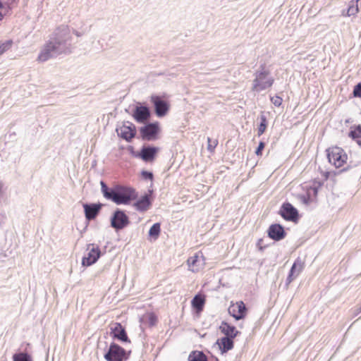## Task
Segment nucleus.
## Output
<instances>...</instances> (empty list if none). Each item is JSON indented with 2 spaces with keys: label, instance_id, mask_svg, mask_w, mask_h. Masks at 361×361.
<instances>
[{
  "label": "nucleus",
  "instance_id": "nucleus-39",
  "mask_svg": "<svg viewBox=\"0 0 361 361\" xmlns=\"http://www.w3.org/2000/svg\"><path fill=\"white\" fill-rule=\"evenodd\" d=\"M358 312H361V307L358 309Z\"/></svg>",
  "mask_w": 361,
  "mask_h": 361
},
{
  "label": "nucleus",
  "instance_id": "nucleus-26",
  "mask_svg": "<svg viewBox=\"0 0 361 361\" xmlns=\"http://www.w3.org/2000/svg\"><path fill=\"white\" fill-rule=\"evenodd\" d=\"M161 232V224L159 223L154 224L149 231V235L154 240H157Z\"/></svg>",
  "mask_w": 361,
  "mask_h": 361
},
{
  "label": "nucleus",
  "instance_id": "nucleus-3",
  "mask_svg": "<svg viewBox=\"0 0 361 361\" xmlns=\"http://www.w3.org/2000/svg\"><path fill=\"white\" fill-rule=\"evenodd\" d=\"M255 78L252 80L251 90L255 92L269 89L274 82V78L271 76L270 71L265 65H261L254 73Z\"/></svg>",
  "mask_w": 361,
  "mask_h": 361
},
{
  "label": "nucleus",
  "instance_id": "nucleus-32",
  "mask_svg": "<svg viewBox=\"0 0 361 361\" xmlns=\"http://www.w3.org/2000/svg\"><path fill=\"white\" fill-rule=\"evenodd\" d=\"M271 101L274 106H279L282 103V98L279 96H275L271 98Z\"/></svg>",
  "mask_w": 361,
  "mask_h": 361
},
{
  "label": "nucleus",
  "instance_id": "nucleus-4",
  "mask_svg": "<svg viewBox=\"0 0 361 361\" xmlns=\"http://www.w3.org/2000/svg\"><path fill=\"white\" fill-rule=\"evenodd\" d=\"M130 353H127L119 345L112 343L104 354V358L106 361H126L128 358Z\"/></svg>",
  "mask_w": 361,
  "mask_h": 361
},
{
  "label": "nucleus",
  "instance_id": "nucleus-8",
  "mask_svg": "<svg viewBox=\"0 0 361 361\" xmlns=\"http://www.w3.org/2000/svg\"><path fill=\"white\" fill-rule=\"evenodd\" d=\"M159 131V127L158 123H147L140 129L142 139L147 141L155 140Z\"/></svg>",
  "mask_w": 361,
  "mask_h": 361
},
{
  "label": "nucleus",
  "instance_id": "nucleus-11",
  "mask_svg": "<svg viewBox=\"0 0 361 361\" xmlns=\"http://www.w3.org/2000/svg\"><path fill=\"white\" fill-rule=\"evenodd\" d=\"M151 102L154 104V111L158 117H163L167 114L169 106L167 102L161 99L160 97L152 95L151 97Z\"/></svg>",
  "mask_w": 361,
  "mask_h": 361
},
{
  "label": "nucleus",
  "instance_id": "nucleus-5",
  "mask_svg": "<svg viewBox=\"0 0 361 361\" xmlns=\"http://www.w3.org/2000/svg\"><path fill=\"white\" fill-rule=\"evenodd\" d=\"M326 152L329 161L334 164L336 168L343 166L346 162L348 157L342 148L333 147L329 148Z\"/></svg>",
  "mask_w": 361,
  "mask_h": 361
},
{
  "label": "nucleus",
  "instance_id": "nucleus-2",
  "mask_svg": "<svg viewBox=\"0 0 361 361\" xmlns=\"http://www.w3.org/2000/svg\"><path fill=\"white\" fill-rule=\"evenodd\" d=\"M100 185L103 196L116 204H128L137 197V193L133 188L121 185L109 188L102 180L100 182Z\"/></svg>",
  "mask_w": 361,
  "mask_h": 361
},
{
  "label": "nucleus",
  "instance_id": "nucleus-10",
  "mask_svg": "<svg viewBox=\"0 0 361 361\" xmlns=\"http://www.w3.org/2000/svg\"><path fill=\"white\" fill-rule=\"evenodd\" d=\"M116 132L121 137L128 142H130L135 136L136 133L135 126L128 121L124 123L121 127L117 128Z\"/></svg>",
  "mask_w": 361,
  "mask_h": 361
},
{
  "label": "nucleus",
  "instance_id": "nucleus-14",
  "mask_svg": "<svg viewBox=\"0 0 361 361\" xmlns=\"http://www.w3.org/2000/svg\"><path fill=\"white\" fill-rule=\"evenodd\" d=\"M246 312L247 309L243 301L233 304L228 307L229 314L234 317L235 320L243 319L245 317Z\"/></svg>",
  "mask_w": 361,
  "mask_h": 361
},
{
  "label": "nucleus",
  "instance_id": "nucleus-38",
  "mask_svg": "<svg viewBox=\"0 0 361 361\" xmlns=\"http://www.w3.org/2000/svg\"><path fill=\"white\" fill-rule=\"evenodd\" d=\"M2 18H3V15H2V13L0 12V20H2Z\"/></svg>",
  "mask_w": 361,
  "mask_h": 361
},
{
  "label": "nucleus",
  "instance_id": "nucleus-23",
  "mask_svg": "<svg viewBox=\"0 0 361 361\" xmlns=\"http://www.w3.org/2000/svg\"><path fill=\"white\" fill-rule=\"evenodd\" d=\"M205 299L201 295H196L192 300V306L197 310L201 311L204 305Z\"/></svg>",
  "mask_w": 361,
  "mask_h": 361
},
{
  "label": "nucleus",
  "instance_id": "nucleus-18",
  "mask_svg": "<svg viewBox=\"0 0 361 361\" xmlns=\"http://www.w3.org/2000/svg\"><path fill=\"white\" fill-rule=\"evenodd\" d=\"M304 268V263L298 258L292 265L288 276L286 281V285L288 286L298 275L301 273Z\"/></svg>",
  "mask_w": 361,
  "mask_h": 361
},
{
  "label": "nucleus",
  "instance_id": "nucleus-13",
  "mask_svg": "<svg viewBox=\"0 0 361 361\" xmlns=\"http://www.w3.org/2000/svg\"><path fill=\"white\" fill-rule=\"evenodd\" d=\"M158 151V147L149 145L143 146L140 151L137 154H135V156L142 159L146 162L152 161L155 158Z\"/></svg>",
  "mask_w": 361,
  "mask_h": 361
},
{
  "label": "nucleus",
  "instance_id": "nucleus-19",
  "mask_svg": "<svg viewBox=\"0 0 361 361\" xmlns=\"http://www.w3.org/2000/svg\"><path fill=\"white\" fill-rule=\"evenodd\" d=\"M219 329L225 335V337L234 338L240 334V331L236 330L234 326H232L226 322H221Z\"/></svg>",
  "mask_w": 361,
  "mask_h": 361
},
{
  "label": "nucleus",
  "instance_id": "nucleus-29",
  "mask_svg": "<svg viewBox=\"0 0 361 361\" xmlns=\"http://www.w3.org/2000/svg\"><path fill=\"white\" fill-rule=\"evenodd\" d=\"M13 41L11 39L0 43V56L11 49Z\"/></svg>",
  "mask_w": 361,
  "mask_h": 361
},
{
  "label": "nucleus",
  "instance_id": "nucleus-35",
  "mask_svg": "<svg viewBox=\"0 0 361 361\" xmlns=\"http://www.w3.org/2000/svg\"><path fill=\"white\" fill-rule=\"evenodd\" d=\"M264 147H265L264 142L262 141L259 142V145H258L257 148L256 149L255 154L257 156L261 155L262 151L264 149Z\"/></svg>",
  "mask_w": 361,
  "mask_h": 361
},
{
  "label": "nucleus",
  "instance_id": "nucleus-40",
  "mask_svg": "<svg viewBox=\"0 0 361 361\" xmlns=\"http://www.w3.org/2000/svg\"><path fill=\"white\" fill-rule=\"evenodd\" d=\"M215 361H219V360L217 358H216V360Z\"/></svg>",
  "mask_w": 361,
  "mask_h": 361
},
{
  "label": "nucleus",
  "instance_id": "nucleus-36",
  "mask_svg": "<svg viewBox=\"0 0 361 361\" xmlns=\"http://www.w3.org/2000/svg\"><path fill=\"white\" fill-rule=\"evenodd\" d=\"M73 33L75 34L77 37H80L84 35V32H78L75 30H73Z\"/></svg>",
  "mask_w": 361,
  "mask_h": 361
},
{
  "label": "nucleus",
  "instance_id": "nucleus-15",
  "mask_svg": "<svg viewBox=\"0 0 361 361\" xmlns=\"http://www.w3.org/2000/svg\"><path fill=\"white\" fill-rule=\"evenodd\" d=\"M85 216L86 219L90 221L94 219L99 214L103 204L101 203L83 204Z\"/></svg>",
  "mask_w": 361,
  "mask_h": 361
},
{
  "label": "nucleus",
  "instance_id": "nucleus-17",
  "mask_svg": "<svg viewBox=\"0 0 361 361\" xmlns=\"http://www.w3.org/2000/svg\"><path fill=\"white\" fill-rule=\"evenodd\" d=\"M133 116L138 123H145L150 117L149 109L146 106H137L133 111Z\"/></svg>",
  "mask_w": 361,
  "mask_h": 361
},
{
  "label": "nucleus",
  "instance_id": "nucleus-31",
  "mask_svg": "<svg viewBox=\"0 0 361 361\" xmlns=\"http://www.w3.org/2000/svg\"><path fill=\"white\" fill-rule=\"evenodd\" d=\"M353 95L361 98V82L354 87Z\"/></svg>",
  "mask_w": 361,
  "mask_h": 361
},
{
  "label": "nucleus",
  "instance_id": "nucleus-9",
  "mask_svg": "<svg viewBox=\"0 0 361 361\" xmlns=\"http://www.w3.org/2000/svg\"><path fill=\"white\" fill-rule=\"evenodd\" d=\"M279 214L286 221L296 222L298 219V212L290 203H283L280 209Z\"/></svg>",
  "mask_w": 361,
  "mask_h": 361
},
{
  "label": "nucleus",
  "instance_id": "nucleus-7",
  "mask_svg": "<svg viewBox=\"0 0 361 361\" xmlns=\"http://www.w3.org/2000/svg\"><path fill=\"white\" fill-rule=\"evenodd\" d=\"M87 254L82 259V265L89 267L94 264L101 256V251L99 246L94 244H88Z\"/></svg>",
  "mask_w": 361,
  "mask_h": 361
},
{
  "label": "nucleus",
  "instance_id": "nucleus-6",
  "mask_svg": "<svg viewBox=\"0 0 361 361\" xmlns=\"http://www.w3.org/2000/svg\"><path fill=\"white\" fill-rule=\"evenodd\" d=\"M130 224L129 218L126 213L117 209L111 218V226L116 231L122 230Z\"/></svg>",
  "mask_w": 361,
  "mask_h": 361
},
{
  "label": "nucleus",
  "instance_id": "nucleus-37",
  "mask_svg": "<svg viewBox=\"0 0 361 361\" xmlns=\"http://www.w3.org/2000/svg\"><path fill=\"white\" fill-rule=\"evenodd\" d=\"M3 187H4V184L2 182L0 181V195H1L2 193V189H3Z\"/></svg>",
  "mask_w": 361,
  "mask_h": 361
},
{
  "label": "nucleus",
  "instance_id": "nucleus-1",
  "mask_svg": "<svg viewBox=\"0 0 361 361\" xmlns=\"http://www.w3.org/2000/svg\"><path fill=\"white\" fill-rule=\"evenodd\" d=\"M72 36L68 25L59 26L49 39L42 47L37 60L44 62L61 54H68L72 51Z\"/></svg>",
  "mask_w": 361,
  "mask_h": 361
},
{
  "label": "nucleus",
  "instance_id": "nucleus-16",
  "mask_svg": "<svg viewBox=\"0 0 361 361\" xmlns=\"http://www.w3.org/2000/svg\"><path fill=\"white\" fill-rule=\"evenodd\" d=\"M283 227L279 224H271L268 229V236L275 241H279L286 237Z\"/></svg>",
  "mask_w": 361,
  "mask_h": 361
},
{
  "label": "nucleus",
  "instance_id": "nucleus-28",
  "mask_svg": "<svg viewBox=\"0 0 361 361\" xmlns=\"http://www.w3.org/2000/svg\"><path fill=\"white\" fill-rule=\"evenodd\" d=\"M260 120H261V121H260V123H259V125L258 126V129H257L258 136L262 135L264 133V131L267 128V118L264 114H262L260 116Z\"/></svg>",
  "mask_w": 361,
  "mask_h": 361
},
{
  "label": "nucleus",
  "instance_id": "nucleus-30",
  "mask_svg": "<svg viewBox=\"0 0 361 361\" xmlns=\"http://www.w3.org/2000/svg\"><path fill=\"white\" fill-rule=\"evenodd\" d=\"M142 320H145L149 326H153L154 325H155L157 319V317L154 314L150 313V314H147L146 316H145L142 318Z\"/></svg>",
  "mask_w": 361,
  "mask_h": 361
},
{
  "label": "nucleus",
  "instance_id": "nucleus-20",
  "mask_svg": "<svg viewBox=\"0 0 361 361\" xmlns=\"http://www.w3.org/2000/svg\"><path fill=\"white\" fill-rule=\"evenodd\" d=\"M151 205V201L148 195L145 194L140 200L133 204V207L139 212L147 211Z\"/></svg>",
  "mask_w": 361,
  "mask_h": 361
},
{
  "label": "nucleus",
  "instance_id": "nucleus-27",
  "mask_svg": "<svg viewBox=\"0 0 361 361\" xmlns=\"http://www.w3.org/2000/svg\"><path fill=\"white\" fill-rule=\"evenodd\" d=\"M13 361H32V358L27 353H18L13 355Z\"/></svg>",
  "mask_w": 361,
  "mask_h": 361
},
{
  "label": "nucleus",
  "instance_id": "nucleus-24",
  "mask_svg": "<svg viewBox=\"0 0 361 361\" xmlns=\"http://www.w3.org/2000/svg\"><path fill=\"white\" fill-rule=\"evenodd\" d=\"M188 361H208L207 357L202 351L195 350L190 353Z\"/></svg>",
  "mask_w": 361,
  "mask_h": 361
},
{
  "label": "nucleus",
  "instance_id": "nucleus-12",
  "mask_svg": "<svg viewBox=\"0 0 361 361\" xmlns=\"http://www.w3.org/2000/svg\"><path fill=\"white\" fill-rule=\"evenodd\" d=\"M110 335L114 338L121 342H130L128 339L125 328L121 324V323L116 322L112 324L110 326Z\"/></svg>",
  "mask_w": 361,
  "mask_h": 361
},
{
  "label": "nucleus",
  "instance_id": "nucleus-22",
  "mask_svg": "<svg viewBox=\"0 0 361 361\" xmlns=\"http://www.w3.org/2000/svg\"><path fill=\"white\" fill-rule=\"evenodd\" d=\"M189 269L192 272H197L201 269L202 264L198 256L195 255L188 259Z\"/></svg>",
  "mask_w": 361,
  "mask_h": 361
},
{
  "label": "nucleus",
  "instance_id": "nucleus-33",
  "mask_svg": "<svg viewBox=\"0 0 361 361\" xmlns=\"http://www.w3.org/2000/svg\"><path fill=\"white\" fill-rule=\"evenodd\" d=\"M142 176L143 178L147 180H152L153 179V173L149 171H142Z\"/></svg>",
  "mask_w": 361,
  "mask_h": 361
},
{
  "label": "nucleus",
  "instance_id": "nucleus-21",
  "mask_svg": "<svg viewBox=\"0 0 361 361\" xmlns=\"http://www.w3.org/2000/svg\"><path fill=\"white\" fill-rule=\"evenodd\" d=\"M233 338L224 336L217 340L216 343L219 345L222 353H226L233 348Z\"/></svg>",
  "mask_w": 361,
  "mask_h": 361
},
{
  "label": "nucleus",
  "instance_id": "nucleus-34",
  "mask_svg": "<svg viewBox=\"0 0 361 361\" xmlns=\"http://www.w3.org/2000/svg\"><path fill=\"white\" fill-rule=\"evenodd\" d=\"M207 142H208V147H207L208 150L212 152L214 150V149L216 147V146L217 145V140H214V145H212V144H211L212 139L210 137H207Z\"/></svg>",
  "mask_w": 361,
  "mask_h": 361
},
{
  "label": "nucleus",
  "instance_id": "nucleus-25",
  "mask_svg": "<svg viewBox=\"0 0 361 361\" xmlns=\"http://www.w3.org/2000/svg\"><path fill=\"white\" fill-rule=\"evenodd\" d=\"M349 137L356 140L357 143L361 146V126H357L349 133Z\"/></svg>",
  "mask_w": 361,
  "mask_h": 361
}]
</instances>
